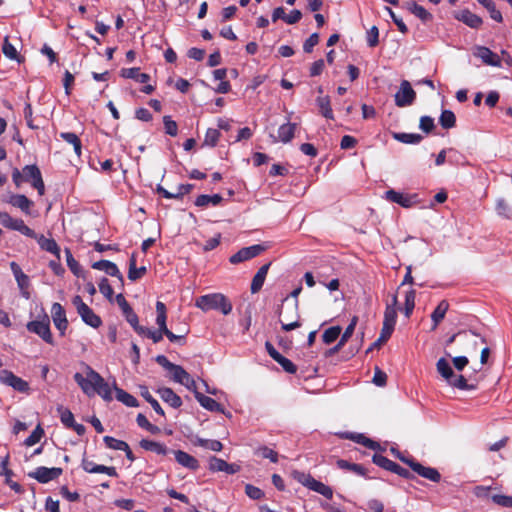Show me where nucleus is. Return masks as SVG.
I'll list each match as a JSON object with an SVG mask.
<instances>
[{
	"label": "nucleus",
	"instance_id": "f257e3e1",
	"mask_svg": "<svg viewBox=\"0 0 512 512\" xmlns=\"http://www.w3.org/2000/svg\"><path fill=\"white\" fill-rule=\"evenodd\" d=\"M75 382L87 396L98 394L103 400L110 402L113 399L108 382L90 366H86V376L81 373L74 374Z\"/></svg>",
	"mask_w": 512,
	"mask_h": 512
},
{
	"label": "nucleus",
	"instance_id": "f03ea898",
	"mask_svg": "<svg viewBox=\"0 0 512 512\" xmlns=\"http://www.w3.org/2000/svg\"><path fill=\"white\" fill-rule=\"evenodd\" d=\"M195 306L204 312L220 310L224 315H228L232 311L231 302L221 293H211L199 296L196 299Z\"/></svg>",
	"mask_w": 512,
	"mask_h": 512
},
{
	"label": "nucleus",
	"instance_id": "7ed1b4c3",
	"mask_svg": "<svg viewBox=\"0 0 512 512\" xmlns=\"http://www.w3.org/2000/svg\"><path fill=\"white\" fill-rule=\"evenodd\" d=\"M72 304L75 306L77 313L80 315L83 322L93 328H98L102 324L101 318L94 313V311L82 300L81 296L76 295L72 299Z\"/></svg>",
	"mask_w": 512,
	"mask_h": 512
},
{
	"label": "nucleus",
	"instance_id": "20e7f679",
	"mask_svg": "<svg viewBox=\"0 0 512 512\" xmlns=\"http://www.w3.org/2000/svg\"><path fill=\"white\" fill-rule=\"evenodd\" d=\"M26 328L29 332L37 334L46 343L54 345V339L50 329V319L44 315L41 320H33L27 323Z\"/></svg>",
	"mask_w": 512,
	"mask_h": 512
},
{
	"label": "nucleus",
	"instance_id": "39448f33",
	"mask_svg": "<svg viewBox=\"0 0 512 512\" xmlns=\"http://www.w3.org/2000/svg\"><path fill=\"white\" fill-rule=\"evenodd\" d=\"M401 461L407 464L412 469V471L419 476L435 483L440 482L441 474L436 468L424 466L420 462L416 461L413 457L401 458Z\"/></svg>",
	"mask_w": 512,
	"mask_h": 512
},
{
	"label": "nucleus",
	"instance_id": "423d86ee",
	"mask_svg": "<svg viewBox=\"0 0 512 512\" xmlns=\"http://www.w3.org/2000/svg\"><path fill=\"white\" fill-rule=\"evenodd\" d=\"M0 224L7 229L18 231L27 237L36 238L34 230L29 228L22 219H14L7 212L0 211Z\"/></svg>",
	"mask_w": 512,
	"mask_h": 512
},
{
	"label": "nucleus",
	"instance_id": "0eeeda50",
	"mask_svg": "<svg viewBox=\"0 0 512 512\" xmlns=\"http://www.w3.org/2000/svg\"><path fill=\"white\" fill-rule=\"evenodd\" d=\"M23 181L31 183L32 187L35 188L39 195H43L45 192V185L42 179L41 171L36 165H26L22 169Z\"/></svg>",
	"mask_w": 512,
	"mask_h": 512
},
{
	"label": "nucleus",
	"instance_id": "6e6552de",
	"mask_svg": "<svg viewBox=\"0 0 512 512\" xmlns=\"http://www.w3.org/2000/svg\"><path fill=\"white\" fill-rule=\"evenodd\" d=\"M394 99L398 107H406L414 103L416 92L413 90L409 81L403 80L400 83L399 91L395 94Z\"/></svg>",
	"mask_w": 512,
	"mask_h": 512
},
{
	"label": "nucleus",
	"instance_id": "1a4fd4ad",
	"mask_svg": "<svg viewBox=\"0 0 512 512\" xmlns=\"http://www.w3.org/2000/svg\"><path fill=\"white\" fill-rule=\"evenodd\" d=\"M299 482H301L304 486L308 487L310 490L315 491L327 499H332L333 490L331 487L326 484L316 480L310 474H301L298 478Z\"/></svg>",
	"mask_w": 512,
	"mask_h": 512
},
{
	"label": "nucleus",
	"instance_id": "9d476101",
	"mask_svg": "<svg viewBox=\"0 0 512 512\" xmlns=\"http://www.w3.org/2000/svg\"><path fill=\"white\" fill-rule=\"evenodd\" d=\"M10 268L17 282L21 296L26 300H29L31 298V292L29 290V277L22 271L21 267L14 261L10 263Z\"/></svg>",
	"mask_w": 512,
	"mask_h": 512
},
{
	"label": "nucleus",
	"instance_id": "9b49d317",
	"mask_svg": "<svg viewBox=\"0 0 512 512\" xmlns=\"http://www.w3.org/2000/svg\"><path fill=\"white\" fill-rule=\"evenodd\" d=\"M266 250V247L261 244H255L249 247L240 249L237 253L233 254L229 261L231 264H239L241 262L250 260Z\"/></svg>",
	"mask_w": 512,
	"mask_h": 512
},
{
	"label": "nucleus",
	"instance_id": "f8f14e48",
	"mask_svg": "<svg viewBox=\"0 0 512 512\" xmlns=\"http://www.w3.org/2000/svg\"><path fill=\"white\" fill-rule=\"evenodd\" d=\"M63 470L59 467L47 468L44 466L37 467L34 472L29 473V476L36 479L39 483H48L57 479L62 475Z\"/></svg>",
	"mask_w": 512,
	"mask_h": 512
},
{
	"label": "nucleus",
	"instance_id": "ddd939ff",
	"mask_svg": "<svg viewBox=\"0 0 512 512\" xmlns=\"http://www.w3.org/2000/svg\"><path fill=\"white\" fill-rule=\"evenodd\" d=\"M0 380L18 392H27L29 390L28 383L9 370H2L0 372Z\"/></svg>",
	"mask_w": 512,
	"mask_h": 512
},
{
	"label": "nucleus",
	"instance_id": "4468645a",
	"mask_svg": "<svg viewBox=\"0 0 512 512\" xmlns=\"http://www.w3.org/2000/svg\"><path fill=\"white\" fill-rule=\"evenodd\" d=\"M209 470L211 472H224L233 475L240 471V466L234 463H228L216 456H211L209 458Z\"/></svg>",
	"mask_w": 512,
	"mask_h": 512
},
{
	"label": "nucleus",
	"instance_id": "2eb2a0df",
	"mask_svg": "<svg viewBox=\"0 0 512 512\" xmlns=\"http://www.w3.org/2000/svg\"><path fill=\"white\" fill-rule=\"evenodd\" d=\"M52 320L55 327L59 330L60 335L64 336L68 328V320L66 312L60 303H54L51 308Z\"/></svg>",
	"mask_w": 512,
	"mask_h": 512
},
{
	"label": "nucleus",
	"instance_id": "dca6fc26",
	"mask_svg": "<svg viewBox=\"0 0 512 512\" xmlns=\"http://www.w3.org/2000/svg\"><path fill=\"white\" fill-rule=\"evenodd\" d=\"M473 54L475 57L480 58L486 65L501 67L500 56L486 46H477Z\"/></svg>",
	"mask_w": 512,
	"mask_h": 512
},
{
	"label": "nucleus",
	"instance_id": "f3484780",
	"mask_svg": "<svg viewBox=\"0 0 512 512\" xmlns=\"http://www.w3.org/2000/svg\"><path fill=\"white\" fill-rule=\"evenodd\" d=\"M91 267L95 270L104 271L109 276L116 277L120 285H124V277L115 263L109 260H99L92 263Z\"/></svg>",
	"mask_w": 512,
	"mask_h": 512
},
{
	"label": "nucleus",
	"instance_id": "a211bd4d",
	"mask_svg": "<svg viewBox=\"0 0 512 512\" xmlns=\"http://www.w3.org/2000/svg\"><path fill=\"white\" fill-rule=\"evenodd\" d=\"M339 436L343 439L352 440L358 444H361L371 450H380L381 446L378 442L366 437L361 433H353V432H342Z\"/></svg>",
	"mask_w": 512,
	"mask_h": 512
},
{
	"label": "nucleus",
	"instance_id": "6ab92c4d",
	"mask_svg": "<svg viewBox=\"0 0 512 512\" xmlns=\"http://www.w3.org/2000/svg\"><path fill=\"white\" fill-rule=\"evenodd\" d=\"M9 455H6L3 458H0V475L5 476V483L16 493H21L23 491L22 486L15 482L10 481V476L13 475V471L8 468Z\"/></svg>",
	"mask_w": 512,
	"mask_h": 512
},
{
	"label": "nucleus",
	"instance_id": "aec40b11",
	"mask_svg": "<svg viewBox=\"0 0 512 512\" xmlns=\"http://www.w3.org/2000/svg\"><path fill=\"white\" fill-rule=\"evenodd\" d=\"M455 18L458 21L463 22L464 24H466L470 28H474V29H478L482 25V23H483L481 17H479L478 15L472 13L468 9H464V10H461V11L457 12L455 14Z\"/></svg>",
	"mask_w": 512,
	"mask_h": 512
},
{
	"label": "nucleus",
	"instance_id": "412c9836",
	"mask_svg": "<svg viewBox=\"0 0 512 512\" xmlns=\"http://www.w3.org/2000/svg\"><path fill=\"white\" fill-rule=\"evenodd\" d=\"M176 461L185 468L196 471L199 468V461L192 455L182 450L173 451Z\"/></svg>",
	"mask_w": 512,
	"mask_h": 512
},
{
	"label": "nucleus",
	"instance_id": "4be33fe9",
	"mask_svg": "<svg viewBox=\"0 0 512 512\" xmlns=\"http://www.w3.org/2000/svg\"><path fill=\"white\" fill-rule=\"evenodd\" d=\"M161 399L173 408H179L182 405V399L171 388L163 387L157 390Z\"/></svg>",
	"mask_w": 512,
	"mask_h": 512
},
{
	"label": "nucleus",
	"instance_id": "5701e85b",
	"mask_svg": "<svg viewBox=\"0 0 512 512\" xmlns=\"http://www.w3.org/2000/svg\"><path fill=\"white\" fill-rule=\"evenodd\" d=\"M270 265V263L264 264L259 268L257 273L254 275L250 286V290L253 294L259 292L262 289Z\"/></svg>",
	"mask_w": 512,
	"mask_h": 512
},
{
	"label": "nucleus",
	"instance_id": "b1692460",
	"mask_svg": "<svg viewBox=\"0 0 512 512\" xmlns=\"http://www.w3.org/2000/svg\"><path fill=\"white\" fill-rule=\"evenodd\" d=\"M35 239L42 250L52 253L58 260L60 259V247L54 239L46 238L44 235L39 237L36 235Z\"/></svg>",
	"mask_w": 512,
	"mask_h": 512
},
{
	"label": "nucleus",
	"instance_id": "393cba45",
	"mask_svg": "<svg viewBox=\"0 0 512 512\" xmlns=\"http://www.w3.org/2000/svg\"><path fill=\"white\" fill-rule=\"evenodd\" d=\"M449 309V303L447 300H441L437 307L434 309V311L431 314V320L433 322V325L431 327V330L434 331L440 324V322L445 318L446 312Z\"/></svg>",
	"mask_w": 512,
	"mask_h": 512
},
{
	"label": "nucleus",
	"instance_id": "a878e982",
	"mask_svg": "<svg viewBox=\"0 0 512 512\" xmlns=\"http://www.w3.org/2000/svg\"><path fill=\"white\" fill-rule=\"evenodd\" d=\"M196 399L203 408L212 412L224 413L222 405L213 398L206 396L201 392H196Z\"/></svg>",
	"mask_w": 512,
	"mask_h": 512
},
{
	"label": "nucleus",
	"instance_id": "bb28decb",
	"mask_svg": "<svg viewBox=\"0 0 512 512\" xmlns=\"http://www.w3.org/2000/svg\"><path fill=\"white\" fill-rule=\"evenodd\" d=\"M120 75L126 79H133L139 83H147L150 80V75L147 73H141L140 68H123L120 71Z\"/></svg>",
	"mask_w": 512,
	"mask_h": 512
},
{
	"label": "nucleus",
	"instance_id": "cd10ccee",
	"mask_svg": "<svg viewBox=\"0 0 512 512\" xmlns=\"http://www.w3.org/2000/svg\"><path fill=\"white\" fill-rule=\"evenodd\" d=\"M296 127V123L282 124L278 129V139H274V142L279 140L282 143H289L294 138Z\"/></svg>",
	"mask_w": 512,
	"mask_h": 512
},
{
	"label": "nucleus",
	"instance_id": "c85d7f7f",
	"mask_svg": "<svg viewBox=\"0 0 512 512\" xmlns=\"http://www.w3.org/2000/svg\"><path fill=\"white\" fill-rule=\"evenodd\" d=\"M386 199L390 202L397 203L404 208H408L412 205V198L408 195H404L401 192H397L393 189L386 191Z\"/></svg>",
	"mask_w": 512,
	"mask_h": 512
},
{
	"label": "nucleus",
	"instance_id": "c756f323",
	"mask_svg": "<svg viewBox=\"0 0 512 512\" xmlns=\"http://www.w3.org/2000/svg\"><path fill=\"white\" fill-rule=\"evenodd\" d=\"M2 52L4 56L10 60H15L18 63L24 62V57L21 56L13 44L9 41V36H5L2 45Z\"/></svg>",
	"mask_w": 512,
	"mask_h": 512
},
{
	"label": "nucleus",
	"instance_id": "7c9ffc66",
	"mask_svg": "<svg viewBox=\"0 0 512 512\" xmlns=\"http://www.w3.org/2000/svg\"><path fill=\"white\" fill-rule=\"evenodd\" d=\"M139 444L140 447L144 450L154 452L158 455H166L168 453V448L166 445L160 442L149 439H142Z\"/></svg>",
	"mask_w": 512,
	"mask_h": 512
},
{
	"label": "nucleus",
	"instance_id": "2f4dec72",
	"mask_svg": "<svg viewBox=\"0 0 512 512\" xmlns=\"http://www.w3.org/2000/svg\"><path fill=\"white\" fill-rule=\"evenodd\" d=\"M10 203L26 214H30V208L33 206V202L23 194L11 196Z\"/></svg>",
	"mask_w": 512,
	"mask_h": 512
},
{
	"label": "nucleus",
	"instance_id": "473e14b6",
	"mask_svg": "<svg viewBox=\"0 0 512 512\" xmlns=\"http://www.w3.org/2000/svg\"><path fill=\"white\" fill-rule=\"evenodd\" d=\"M223 201V197L220 194L207 195L201 194L199 195L194 204L197 207H207L208 205L217 206Z\"/></svg>",
	"mask_w": 512,
	"mask_h": 512
},
{
	"label": "nucleus",
	"instance_id": "72a5a7b5",
	"mask_svg": "<svg viewBox=\"0 0 512 512\" xmlns=\"http://www.w3.org/2000/svg\"><path fill=\"white\" fill-rule=\"evenodd\" d=\"M115 397L118 401L122 402L127 407H137L139 405L138 400L128 392L116 386L114 383Z\"/></svg>",
	"mask_w": 512,
	"mask_h": 512
},
{
	"label": "nucleus",
	"instance_id": "f704fd0d",
	"mask_svg": "<svg viewBox=\"0 0 512 512\" xmlns=\"http://www.w3.org/2000/svg\"><path fill=\"white\" fill-rule=\"evenodd\" d=\"M316 103L322 116H324L326 119H334L329 96H319L316 99Z\"/></svg>",
	"mask_w": 512,
	"mask_h": 512
},
{
	"label": "nucleus",
	"instance_id": "c9c22d12",
	"mask_svg": "<svg viewBox=\"0 0 512 512\" xmlns=\"http://www.w3.org/2000/svg\"><path fill=\"white\" fill-rule=\"evenodd\" d=\"M438 373L449 383L455 377V373L445 358H440L436 363Z\"/></svg>",
	"mask_w": 512,
	"mask_h": 512
},
{
	"label": "nucleus",
	"instance_id": "e433bc0d",
	"mask_svg": "<svg viewBox=\"0 0 512 512\" xmlns=\"http://www.w3.org/2000/svg\"><path fill=\"white\" fill-rule=\"evenodd\" d=\"M392 136L404 144H419L423 140V136L417 133L395 132Z\"/></svg>",
	"mask_w": 512,
	"mask_h": 512
},
{
	"label": "nucleus",
	"instance_id": "4c0bfd02",
	"mask_svg": "<svg viewBox=\"0 0 512 512\" xmlns=\"http://www.w3.org/2000/svg\"><path fill=\"white\" fill-rule=\"evenodd\" d=\"M193 444L211 451L220 452L223 449V444L218 440L203 439L197 437Z\"/></svg>",
	"mask_w": 512,
	"mask_h": 512
},
{
	"label": "nucleus",
	"instance_id": "58836bf2",
	"mask_svg": "<svg viewBox=\"0 0 512 512\" xmlns=\"http://www.w3.org/2000/svg\"><path fill=\"white\" fill-rule=\"evenodd\" d=\"M156 324L158 325V329H160L162 332L167 330L166 320H167V310L166 306L163 302L157 301L156 302Z\"/></svg>",
	"mask_w": 512,
	"mask_h": 512
},
{
	"label": "nucleus",
	"instance_id": "ea45409f",
	"mask_svg": "<svg viewBox=\"0 0 512 512\" xmlns=\"http://www.w3.org/2000/svg\"><path fill=\"white\" fill-rule=\"evenodd\" d=\"M140 394L152 406L157 414L165 416L164 410L160 406L159 402L151 395L146 386L140 387Z\"/></svg>",
	"mask_w": 512,
	"mask_h": 512
},
{
	"label": "nucleus",
	"instance_id": "a19ab883",
	"mask_svg": "<svg viewBox=\"0 0 512 512\" xmlns=\"http://www.w3.org/2000/svg\"><path fill=\"white\" fill-rule=\"evenodd\" d=\"M172 373V380L184 385L189 382L190 374L180 365L175 364L170 370Z\"/></svg>",
	"mask_w": 512,
	"mask_h": 512
},
{
	"label": "nucleus",
	"instance_id": "79ce46f5",
	"mask_svg": "<svg viewBox=\"0 0 512 512\" xmlns=\"http://www.w3.org/2000/svg\"><path fill=\"white\" fill-rule=\"evenodd\" d=\"M337 466L340 469L352 471L359 476H366V469L360 464L350 463L347 460L339 459L337 461Z\"/></svg>",
	"mask_w": 512,
	"mask_h": 512
},
{
	"label": "nucleus",
	"instance_id": "37998d69",
	"mask_svg": "<svg viewBox=\"0 0 512 512\" xmlns=\"http://www.w3.org/2000/svg\"><path fill=\"white\" fill-rule=\"evenodd\" d=\"M439 123L444 129H451L456 125V116L451 110H443L440 117Z\"/></svg>",
	"mask_w": 512,
	"mask_h": 512
},
{
	"label": "nucleus",
	"instance_id": "c03bdc74",
	"mask_svg": "<svg viewBox=\"0 0 512 512\" xmlns=\"http://www.w3.org/2000/svg\"><path fill=\"white\" fill-rule=\"evenodd\" d=\"M409 6L410 11L422 21L427 22L432 20V14L428 12L423 6L418 5L416 2H411Z\"/></svg>",
	"mask_w": 512,
	"mask_h": 512
},
{
	"label": "nucleus",
	"instance_id": "a18cd8bd",
	"mask_svg": "<svg viewBox=\"0 0 512 512\" xmlns=\"http://www.w3.org/2000/svg\"><path fill=\"white\" fill-rule=\"evenodd\" d=\"M481 5H483L489 12L490 17L497 21L502 22L503 17L499 10L496 9L495 3L493 0H477Z\"/></svg>",
	"mask_w": 512,
	"mask_h": 512
},
{
	"label": "nucleus",
	"instance_id": "49530a36",
	"mask_svg": "<svg viewBox=\"0 0 512 512\" xmlns=\"http://www.w3.org/2000/svg\"><path fill=\"white\" fill-rule=\"evenodd\" d=\"M341 334V327L340 326H332L326 329L322 335V341L325 344H331L334 341L337 340V338Z\"/></svg>",
	"mask_w": 512,
	"mask_h": 512
},
{
	"label": "nucleus",
	"instance_id": "de8ad7c7",
	"mask_svg": "<svg viewBox=\"0 0 512 512\" xmlns=\"http://www.w3.org/2000/svg\"><path fill=\"white\" fill-rule=\"evenodd\" d=\"M416 291L414 289L409 290L405 295L404 314L409 318L415 307Z\"/></svg>",
	"mask_w": 512,
	"mask_h": 512
},
{
	"label": "nucleus",
	"instance_id": "09e8293b",
	"mask_svg": "<svg viewBox=\"0 0 512 512\" xmlns=\"http://www.w3.org/2000/svg\"><path fill=\"white\" fill-rule=\"evenodd\" d=\"M57 411L59 413L60 420L65 427L69 428L70 426H73L75 422L74 415L68 408L59 406Z\"/></svg>",
	"mask_w": 512,
	"mask_h": 512
},
{
	"label": "nucleus",
	"instance_id": "8fccbe9b",
	"mask_svg": "<svg viewBox=\"0 0 512 512\" xmlns=\"http://www.w3.org/2000/svg\"><path fill=\"white\" fill-rule=\"evenodd\" d=\"M372 461L375 465H377L387 471H390V472H392L394 465L396 463L380 454H374L372 457Z\"/></svg>",
	"mask_w": 512,
	"mask_h": 512
},
{
	"label": "nucleus",
	"instance_id": "3c124183",
	"mask_svg": "<svg viewBox=\"0 0 512 512\" xmlns=\"http://www.w3.org/2000/svg\"><path fill=\"white\" fill-rule=\"evenodd\" d=\"M496 211L499 216H502L506 219L512 218V208L505 199L497 200Z\"/></svg>",
	"mask_w": 512,
	"mask_h": 512
},
{
	"label": "nucleus",
	"instance_id": "603ef678",
	"mask_svg": "<svg viewBox=\"0 0 512 512\" xmlns=\"http://www.w3.org/2000/svg\"><path fill=\"white\" fill-rule=\"evenodd\" d=\"M221 133L218 129L209 128L206 131L204 145L215 147L220 139Z\"/></svg>",
	"mask_w": 512,
	"mask_h": 512
},
{
	"label": "nucleus",
	"instance_id": "864d4df0",
	"mask_svg": "<svg viewBox=\"0 0 512 512\" xmlns=\"http://www.w3.org/2000/svg\"><path fill=\"white\" fill-rule=\"evenodd\" d=\"M452 387H455L460 390H473L475 389L474 385H469L467 383L466 378L463 375H456L452 378V380L448 383Z\"/></svg>",
	"mask_w": 512,
	"mask_h": 512
},
{
	"label": "nucleus",
	"instance_id": "5fc2aeb1",
	"mask_svg": "<svg viewBox=\"0 0 512 512\" xmlns=\"http://www.w3.org/2000/svg\"><path fill=\"white\" fill-rule=\"evenodd\" d=\"M255 453L262 458L269 459L272 463L278 462V453L267 446L257 448Z\"/></svg>",
	"mask_w": 512,
	"mask_h": 512
},
{
	"label": "nucleus",
	"instance_id": "6e6d98bb",
	"mask_svg": "<svg viewBox=\"0 0 512 512\" xmlns=\"http://www.w3.org/2000/svg\"><path fill=\"white\" fill-rule=\"evenodd\" d=\"M44 435V430L38 425L32 433L25 439L24 444L28 447L37 444L42 436Z\"/></svg>",
	"mask_w": 512,
	"mask_h": 512
},
{
	"label": "nucleus",
	"instance_id": "4d7b16f0",
	"mask_svg": "<svg viewBox=\"0 0 512 512\" xmlns=\"http://www.w3.org/2000/svg\"><path fill=\"white\" fill-rule=\"evenodd\" d=\"M275 362H277L282 369L289 374H295L297 372V366L282 354L275 360Z\"/></svg>",
	"mask_w": 512,
	"mask_h": 512
},
{
	"label": "nucleus",
	"instance_id": "13d9d810",
	"mask_svg": "<svg viewBox=\"0 0 512 512\" xmlns=\"http://www.w3.org/2000/svg\"><path fill=\"white\" fill-rule=\"evenodd\" d=\"M103 441L109 449L122 451L123 448L127 447V443L125 441L118 440L112 436H104Z\"/></svg>",
	"mask_w": 512,
	"mask_h": 512
},
{
	"label": "nucleus",
	"instance_id": "bf43d9fd",
	"mask_svg": "<svg viewBox=\"0 0 512 512\" xmlns=\"http://www.w3.org/2000/svg\"><path fill=\"white\" fill-rule=\"evenodd\" d=\"M163 123L165 128V133L175 137L178 134V125L177 123L171 119L170 116L166 115L163 117Z\"/></svg>",
	"mask_w": 512,
	"mask_h": 512
},
{
	"label": "nucleus",
	"instance_id": "052dcab7",
	"mask_svg": "<svg viewBox=\"0 0 512 512\" xmlns=\"http://www.w3.org/2000/svg\"><path fill=\"white\" fill-rule=\"evenodd\" d=\"M138 335L146 336L150 338L154 343H158L163 339V335L165 334L160 329H158L157 331H153L143 326V332H138Z\"/></svg>",
	"mask_w": 512,
	"mask_h": 512
},
{
	"label": "nucleus",
	"instance_id": "680f3d73",
	"mask_svg": "<svg viewBox=\"0 0 512 512\" xmlns=\"http://www.w3.org/2000/svg\"><path fill=\"white\" fill-rule=\"evenodd\" d=\"M367 45L371 48L376 47L379 44V29L376 26H372L366 35Z\"/></svg>",
	"mask_w": 512,
	"mask_h": 512
},
{
	"label": "nucleus",
	"instance_id": "e2e57ef3",
	"mask_svg": "<svg viewBox=\"0 0 512 512\" xmlns=\"http://www.w3.org/2000/svg\"><path fill=\"white\" fill-rule=\"evenodd\" d=\"M396 320H397L396 308H394L393 305H387L385 308V311H384L383 323H387V324L395 326Z\"/></svg>",
	"mask_w": 512,
	"mask_h": 512
},
{
	"label": "nucleus",
	"instance_id": "0e129e2a",
	"mask_svg": "<svg viewBox=\"0 0 512 512\" xmlns=\"http://www.w3.org/2000/svg\"><path fill=\"white\" fill-rule=\"evenodd\" d=\"M65 253H66V261H67V265H68L69 269L71 270V272L73 274H75L76 276H79V273L81 270L80 264L78 263L77 260H75V258L73 257V255L69 249H66Z\"/></svg>",
	"mask_w": 512,
	"mask_h": 512
},
{
	"label": "nucleus",
	"instance_id": "69168bd1",
	"mask_svg": "<svg viewBox=\"0 0 512 512\" xmlns=\"http://www.w3.org/2000/svg\"><path fill=\"white\" fill-rule=\"evenodd\" d=\"M147 273V268L145 266L134 267L132 269H128V279L132 282H135Z\"/></svg>",
	"mask_w": 512,
	"mask_h": 512
},
{
	"label": "nucleus",
	"instance_id": "338daca9",
	"mask_svg": "<svg viewBox=\"0 0 512 512\" xmlns=\"http://www.w3.org/2000/svg\"><path fill=\"white\" fill-rule=\"evenodd\" d=\"M419 128L427 134L432 132L435 128L434 119L430 116H422L419 121Z\"/></svg>",
	"mask_w": 512,
	"mask_h": 512
},
{
	"label": "nucleus",
	"instance_id": "774afa93",
	"mask_svg": "<svg viewBox=\"0 0 512 512\" xmlns=\"http://www.w3.org/2000/svg\"><path fill=\"white\" fill-rule=\"evenodd\" d=\"M99 291L109 300L112 299L114 291L107 278L103 277L99 282Z\"/></svg>",
	"mask_w": 512,
	"mask_h": 512
}]
</instances>
